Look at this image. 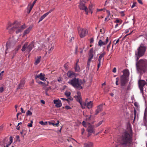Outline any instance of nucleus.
Returning <instances> with one entry per match:
<instances>
[{"label": "nucleus", "instance_id": "5", "mask_svg": "<svg viewBox=\"0 0 147 147\" xmlns=\"http://www.w3.org/2000/svg\"><path fill=\"white\" fill-rule=\"evenodd\" d=\"M146 47L144 46L143 45H141L140 47L138 49V52L137 53H136V55H137L138 57L137 59V61L139 59V58L143 56L146 51Z\"/></svg>", "mask_w": 147, "mask_h": 147}, {"label": "nucleus", "instance_id": "55", "mask_svg": "<svg viewBox=\"0 0 147 147\" xmlns=\"http://www.w3.org/2000/svg\"><path fill=\"white\" fill-rule=\"evenodd\" d=\"M38 83L42 85V86H44V85L45 84L44 83L41 81H40L39 82H38Z\"/></svg>", "mask_w": 147, "mask_h": 147}, {"label": "nucleus", "instance_id": "41", "mask_svg": "<svg viewBox=\"0 0 147 147\" xmlns=\"http://www.w3.org/2000/svg\"><path fill=\"white\" fill-rule=\"evenodd\" d=\"M26 131L24 130H22V131L20 132L21 134L23 136H24L26 134Z\"/></svg>", "mask_w": 147, "mask_h": 147}, {"label": "nucleus", "instance_id": "32", "mask_svg": "<svg viewBox=\"0 0 147 147\" xmlns=\"http://www.w3.org/2000/svg\"><path fill=\"white\" fill-rule=\"evenodd\" d=\"M78 61L77 62L75 67V69L76 71L79 72L80 71V68L78 64Z\"/></svg>", "mask_w": 147, "mask_h": 147}, {"label": "nucleus", "instance_id": "15", "mask_svg": "<svg viewBox=\"0 0 147 147\" xmlns=\"http://www.w3.org/2000/svg\"><path fill=\"white\" fill-rule=\"evenodd\" d=\"M132 135V130L130 127V124L129 123V147H134V146L133 144V143H131Z\"/></svg>", "mask_w": 147, "mask_h": 147}, {"label": "nucleus", "instance_id": "28", "mask_svg": "<svg viewBox=\"0 0 147 147\" xmlns=\"http://www.w3.org/2000/svg\"><path fill=\"white\" fill-rule=\"evenodd\" d=\"M55 39V36L54 35H51L49 38L48 40L49 42H53L54 41Z\"/></svg>", "mask_w": 147, "mask_h": 147}, {"label": "nucleus", "instance_id": "37", "mask_svg": "<svg viewBox=\"0 0 147 147\" xmlns=\"http://www.w3.org/2000/svg\"><path fill=\"white\" fill-rule=\"evenodd\" d=\"M147 117V108H146L144 113V119H147L146 117Z\"/></svg>", "mask_w": 147, "mask_h": 147}, {"label": "nucleus", "instance_id": "24", "mask_svg": "<svg viewBox=\"0 0 147 147\" xmlns=\"http://www.w3.org/2000/svg\"><path fill=\"white\" fill-rule=\"evenodd\" d=\"M67 75V76L69 78H72L76 76L75 73L71 71H69Z\"/></svg>", "mask_w": 147, "mask_h": 147}, {"label": "nucleus", "instance_id": "1", "mask_svg": "<svg viewBox=\"0 0 147 147\" xmlns=\"http://www.w3.org/2000/svg\"><path fill=\"white\" fill-rule=\"evenodd\" d=\"M84 83V80H79L78 78H76L70 80L68 82V84L73 87L79 89L82 88V85Z\"/></svg>", "mask_w": 147, "mask_h": 147}, {"label": "nucleus", "instance_id": "3", "mask_svg": "<svg viewBox=\"0 0 147 147\" xmlns=\"http://www.w3.org/2000/svg\"><path fill=\"white\" fill-rule=\"evenodd\" d=\"M123 74L120 76V81L121 85L122 86L125 85L128 82L129 71L127 69H125L123 71Z\"/></svg>", "mask_w": 147, "mask_h": 147}, {"label": "nucleus", "instance_id": "39", "mask_svg": "<svg viewBox=\"0 0 147 147\" xmlns=\"http://www.w3.org/2000/svg\"><path fill=\"white\" fill-rule=\"evenodd\" d=\"M21 46L19 45L18 47H17L13 51L15 53H16L18 50L20 48Z\"/></svg>", "mask_w": 147, "mask_h": 147}, {"label": "nucleus", "instance_id": "8", "mask_svg": "<svg viewBox=\"0 0 147 147\" xmlns=\"http://www.w3.org/2000/svg\"><path fill=\"white\" fill-rule=\"evenodd\" d=\"M93 103L92 101H88L87 100H86L84 103L81 104V107L82 109H84L86 107L88 109H90L93 107Z\"/></svg>", "mask_w": 147, "mask_h": 147}, {"label": "nucleus", "instance_id": "10", "mask_svg": "<svg viewBox=\"0 0 147 147\" xmlns=\"http://www.w3.org/2000/svg\"><path fill=\"white\" fill-rule=\"evenodd\" d=\"M95 53V51H93V48H91L90 50L88 53L89 59L87 62V65L88 67H89L90 65V63L92 59L93 58L94 56V55Z\"/></svg>", "mask_w": 147, "mask_h": 147}, {"label": "nucleus", "instance_id": "9", "mask_svg": "<svg viewBox=\"0 0 147 147\" xmlns=\"http://www.w3.org/2000/svg\"><path fill=\"white\" fill-rule=\"evenodd\" d=\"M138 83L140 92L142 94H143V87L146 84V83L145 81L142 80L140 79L138 81Z\"/></svg>", "mask_w": 147, "mask_h": 147}, {"label": "nucleus", "instance_id": "2", "mask_svg": "<svg viewBox=\"0 0 147 147\" xmlns=\"http://www.w3.org/2000/svg\"><path fill=\"white\" fill-rule=\"evenodd\" d=\"M146 62L142 60H140L139 61L136 63V66L137 69L140 75L144 72L146 69Z\"/></svg>", "mask_w": 147, "mask_h": 147}, {"label": "nucleus", "instance_id": "19", "mask_svg": "<svg viewBox=\"0 0 147 147\" xmlns=\"http://www.w3.org/2000/svg\"><path fill=\"white\" fill-rule=\"evenodd\" d=\"M32 27L33 26H30L27 28L23 32V36H25L28 34L32 30Z\"/></svg>", "mask_w": 147, "mask_h": 147}, {"label": "nucleus", "instance_id": "23", "mask_svg": "<svg viewBox=\"0 0 147 147\" xmlns=\"http://www.w3.org/2000/svg\"><path fill=\"white\" fill-rule=\"evenodd\" d=\"M109 41V39L108 37L106 38V40L105 42H103L101 40H100L98 42V45L101 47L103 45H106Z\"/></svg>", "mask_w": 147, "mask_h": 147}, {"label": "nucleus", "instance_id": "63", "mask_svg": "<svg viewBox=\"0 0 147 147\" xmlns=\"http://www.w3.org/2000/svg\"><path fill=\"white\" fill-rule=\"evenodd\" d=\"M28 126L29 127H32V124L31 123H29L28 125Z\"/></svg>", "mask_w": 147, "mask_h": 147}, {"label": "nucleus", "instance_id": "34", "mask_svg": "<svg viewBox=\"0 0 147 147\" xmlns=\"http://www.w3.org/2000/svg\"><path fill=\"white\" fill-rule=\"evenodd\" d=\"M106 53L105 52H103L102 54L100 55L98 59L99 62H101V60L102 58L105 55Z\"/></svg>", "mask_w": 147, "mask_h": 147}, {"label": "nucleus", "instance_id": "25", "mask_svg": "<svg viewBox=\"0 0 147 147\" xmlns=\"http://www.w3.org/2000/svg\"><path fill=\"white\" fill-rule=\"evenodd\" d=\"M52 11V10H50L49 12L43 14L42 16L39 19V21L38 23L39 22H40L42 21L49 14L51 13Z\"/></svg>", "mask_w": 147, "mask_h": 147}, {"label": "nucleus", "instance_id": "40", "mask_svg": "<svg viewBox=\"0 0 147 147\" xmlns=\"http://www.w3.org/2000/svg\"><path fill=\"white\" fill-rule=\"evenodd\" d=\"M86 14H88V12H90L92 14V11L91 10H84Z\"/></svg>", "mask_w": 147, "mask_h": 147}, {"label": "nucleus", "instance_id": "52", "mask_svg": "<svg viewBox=\"0 0 147 147\" xmlns=\"http://www.w3.org/2000/svg\"><path fill=\"white\" fill-rule=\"evenodd\" d=\"M118 81L119 79L117 78L116 79V84L117 85H118L119 84L118 83Z\"/></svg>", "mask_w": 147, "mask_h": 147}, {"label": "nucleus", "instance_id": "60", "mask_svg": "<svg viewBox=\"0 0 147 147\" xmlns=\"http://www.w3.org/2000/svg\"><path fill=\"white\" fill-rule=\"evenodd\" d=\"M134 105L136 107H138V104L137 102H135L134 103Z\"/></svg>", "mask_w": 147, "mask_h": 147}, {"label": "nucleus", "instance_id": "49", "mask_svg": "<svg viewBox=\"0 0 147 147\" xmlns=\"http://www.w3.org/2000/svg\"><path fill=\"white\" fill-rule=\"evenodd\" d=\"M9 140H10V142H9V145H10L12 142L13 141V138H12L11 136L9 137Z\"/></svg>", "mask_w": 147, "mask_h": 147}, {"label": "nucleus", "instance_id": "38", "mask_svg": "<svg viewBox=\"0 0 147 147\" xmlns=\"http://www.w3.org/2000/svg\"><path fill=\"white\" fill-rule=\"evenodd\" d=\"M119 39H118L117 40H115L114 41L112 46V49L113 48L114 45H116V44L119 42Z\"/></svg>", "mask_w": 147, "mask_h": 147}, {"label": "nucleus", "instance_id": "17", "mask_svg": "<svg viewBox=\"0 0 147 147\" xmlns=\"http://www.w3.org/2000/svg\"><path fill=\"white\" fill-rule=\"evenodd\" d=\"M84 2L85 0H80L79 6L80 9H87V7L85 5Z\"/></svg>", "mask_w": 147, "mask_h": 147}, {"label": "nucleus", "instance_id": "6", "mask_svg": "<svg viewBox=\"0 0 147 147\" xmlns=\"http://www.w3.org/2000/svg\"><path fill=\"white\" fill-rule=\"evenodd\" d=\"M129 142V133L125 131L123 134L120 141L121 144L123 145H126Z\"/></svg>", "mask_w": 147, "mask_h": 147}, {"label": "nucleus", "instance_id": "43", "mask_svg": "<svg viewBox=\"0 0 147 147\" xmlns=\"http://www.w3.org/2000/svg\"><path fill=\"white\" fill-rule=\"evenodd\" d=\"M70 94L71 93L69 92L66 91L65 92V94L67 97L69 96Z\"/></svg>", "mask_w": 147, "mask_h": 147}, {"label": "nucleus", "instance_id": "42", "mask_svg": "<svg viewBox=\"0 0 147 147\" xmlns=\"http://www.w3.org/2000/svg\"><path fill=\"white\" fill-rule=\"evenodd\" d=\"M27 116L31 115H32V112L29 110H28L26 113Z\"/></svg>", "mask_w": 147, "mask_h": 147}, {"label": "nucleus", "instance_id": "7", "mask_svg": "<svg viewBox=\"0 0 147 147\" xmlns=\"http://www.w3.org/2000/svg\"><path fill=\"white\" fill-rule=\"evenodd\" d=\"M16 26H17V24L16 22L11 23L7 26L6 28L8 30L10 34L13 33L14 31H16Z\"/></svg>", "mask_w": 147, "mask_h": 147}, {"label": "nucleus", "instance_id": "57", "mask_svg": "<svg viewBox=\"0 0 147 147\" xmlns=\"http://www.w3.org/2000/svg\"><path fill=\"white\" fill-rule=\"evenodd\" d=\"M81 134L82 135H83L85 131V130L84 128H82L81 129Z\"/></svg>", "mask_w": 147, "mask_h": 147}, {"label": "nucleus", "instance_id": "27", "mask_svg": "<svg viewBox=\"0 0 147 147\" xmlns=\"http://www.w3.org/2000/svg\"><path fill=\"white\" fill-rule=\"evenodd\" d=\"M53 49L54 46L52 44H51L50 46H49L48 47V49L49 50L48 53H51L53 51Z\"/></svg>", "mask_w": 147, "mask_h": 147}, {"label": "nucleus", "instance_id": "33", "mask_svg": "<svg viewBox=\"0 0 147 147\" xmlns=\"http://www.w3.org/2000/svg\"><path fill=\"white\" fill-rule=\"evenodd\" d=\"M136 111L135 109H134V114L131 115L130 116V117L132 118V119L133 118H134V121H133V122H134L135 119L136 118Z\"/></svg>", "mask_w": 147, "mask_h": 147}, {"label": "nucleus", "instance_id": "29", "mask_svg": "<svg viewBox=\"0 0 147 147\" xmlns=\"http://www.w3.org/2000/svg\"><path fill=\"white\" fill-rule=\"evenodd\" d=\"M93 144L91 142H88L84 144V147H92Z\"/></svg>", "mask_w": 147, "mask_h": 147}, {"label": "nucleus", "instance_id": "20", "mask_svg": "<svg viewBox=\"0 0 147 147\" xmlns=\"http://www.w3.org/2000/svg\"><path fill=\"white\" fill-rule=\"evenodd\" d=\"M67 37L69 41H71L74 39L73 34L71 32H68L66 33Z\"/></svg>", "mask_w": 147, "mask_h": 147}, {"label": "nucleus", "instance_id": "51", "mask_svg": "<svg viewBox=\"0 0 147 147\" xmlns=\"http://www.w3.org/2000/svg\"><path fill=\"white\" fill-rule=\"evenodd\" d=\"M115 22L116 23H120V24L121 23V21L119 19H117Z\"/></svg>", "mask_w": 147, "mask_h": 147}, {"label": "nucleus", "instance_id": "26", "mask_svg": "<svg viewBox=\"0 0 147 147\" xmlns=\"http://www.w3.org/2000/svg\"><path fill=\"white\" fill-rule=\"evenodd\" d=\"M102 109V105H100L97 107V109L96 111L95 114L97 115L99 112L101 111Z\"/></svg>", "mask_w": 147, "mask_h": 147}, {"label": "nucleus", "instance_id": "18", "mask_svg": "<svg viewBox=\"0 0 147 147\" xmlns=\"http://www.w3.org/2000/svg\"><path fill=\"white\" fill-rule=\"evenodd\" d=\"M53 102L55 104V106L59 108L61 107L62 105L61 102L59 99L54 100Z\"/></svg>", "mask_w": 147, "mask_h": 147}, {"label": "nucleus", "instance_id": "36", "mask_svg": "<svg viewBox=\"0 0 147 147\" xmlns=\"http://www.w3.org/2000/svg\"><path fill=\"white\" fill-rule=\"evenodd\" d=\"M24 82H21L19 85L18 89H21L22 88V87L24 86Z\"/></svg>", "mask_w": 147, "mask_h": 147}, {"label": "nucleus", "instance_id": "13", "mask_svg": "<svg viewBox=\"0 0 147 147\" xmlns=\"http://www.w3.org/2000/svg\"><path fill=\"white\" fill-rule=\"evenodd\" d=\"M78 31L79 34L81 38L84 37L88 33L87 30L84 29L79 28L78 29Z\"/></svg>", "mask_w": 147, "mask_h": 147}, {"label": "nucleus", "instance_id": "4", "mask_svg": "<svg viewBox=\"0 0 147 147\" xmlns=\"http://www.w3.org/2000/svg\"><path fill=\"white\" fill-rule=\"evenodd\" d=\"M34 47V43L33 42H31L29 45L28 42H26L22 46L21 51L23 52L29 53Z\"/></svg>", "mask_w": 147, "mask_h": 147}, {"label": "nucleus", "instance_id": "31", "mask_svg": "<svg viewBox=\"0 0 147 147\" xmlns=\"http://www.w3.org/2000/svg\"><path fill=\"white\" fill-rule=\"evenodd\" d=\"M37 0H34V1H33V3L32 4H30L28 5V8L29 9H32L33 8V7L34 5V4L36 3V1Z\"/></svg>", "mask_w": 147, "mask_h": 147}, {"label": "nucleus", "instance_id": "44", "mask_svg": "<svg viewBox=\"0 0 147 147\" xmlns=\"http://www.w3.org/2000/svg\"><path fill=\"white\" fill-rule=\"evenodd\" d=\"M103 122V121H99L97 124H96L95 125V126L96 127H98L100 125H101Z\"/></svg>", "mask_w": 147, "mask_h": 147}, {"label": "nucleus", "instance_id": "21", "mask_svg": "<svg viewBox=\"0 0 147 147\" xmlns=\"http://www.w3.org/2000/svg\"><path fill=\"white\" fill-rule=\"evenodd\" d=\"M45 74L42 73H40L39 75H36L35 76V79L39 78L42 80H45Z\"/></svg>", "mask_w": 147, "mask_h": 147}, {"label": "nucleus", "instance_id": "58", "mask_svg": "<svg viewBox=\"0 0 147 147\" xmlns=\"http://www.w3.org/2000/svg\"><path fill=\"white\" fill-rule=\"evenodd\" d=\"M59 121H57V123L55 124V125L57 127H58V125H59Z\"/></svg>", "mask_w": 147, "mask_h": 147}, {"label": "nucleus", "instance_id": "47", "mask_svg": "<svg viewBox=\"0 0 147 147\" xmlns=\"http://www.w3.org/2000/svg\"><path fill=\"white\" fill-rule=\"evenodd\" d=\"M39 123L41 125H45L47 124V122H46L45 123H44L43 121H41L39 122Z\"/></svg>", "mask_w": 147, "mask_h": 147}, {"label": "nucleus", "instance_id": "46", "mask_svg": "<svg viewBox=\"0 0 147 147\" xmlns=\"http://www.w3.org/2000/svg\"><path fill=\"white\" fill-rule=\"evenodd\" d=\"M4 90V87L2 86L0 88V92L2 93L3 92Z\"/></svg>", "mask_w": 147, "mask_h": 147}, {"label": "nucleus", "instance_id": "14", "mask_svg": "<svg viewBox=\"0 0 147 147\" xmlns=\"http://www.w3.org/2000/svg\"><path fill=\"white\" fill-rule=\"evenodd\" d=\"M26 27V26L25 24H23L20 26H19L17 24V26H16L15 27L16 29V33L18 34L22 32Z\"/></svg>", "mask_w": 147, "mask_h": 147}, {"label": "nucleus", "instance_id": "48", "mask_svg": "<svg viewBox=\"0 0 147 147\" xmlns=\"http://www.w3.org/2000/svg\"><path fill=\"white\" fill-rule=\"evenodd\" d=\"M82 125L84 126V127H87V124L86 123V122L84 121H83L82 122Z\"/></svg>", "mask_w": 147, "mask_h": 147}, {"label": "nucleus", "instance_id": "50", "mask_svg": "<svg viewBox=\"0 0 147 147\" xmlns=\"http://www.w3.org/2000/svg\"><path fill=\"white\" fill-rule=\"evenodd\" d=\"M111 43V42L110 41L109 42V45L107 46V50L108 51H109V48L110 47V44Z\"/></svg>", "mask_w": 147, "mask_h": 147}, {"label": "nucleus", "instance_id": "59", "mask_svg": "<svg viewBox=\"0 0 147 147\" xmlns=\"http://www.w3.org/2000/svg\"><path fill=\"white\" fill-rule=\"evenodd\" d=\"M113 71L114 73H115L116 72V68L115 67H114L113 70Z\"/></svg>", "mask_w": 147, "mask_h": 147}, {"label": "nucleus", "instance_id": "45", "mask_svg": "<svg viewBox=\"0 0 147 147\" xmlns=\"http://www.w3.org/2000/svg\"><path fill=\"white\" fill-rule=\"evenodd\" d=\"M144 122L145 125L147 128V119H144Z\"/></svg>", "mask_w": 147, "mask_h": 147}, {"label": "nucleus", "instance_id": "61", "mask_svg": "<svg viewBox=\"0 0 147 147\" xmlns=\"http://www.w3.org/2000/svg\"><path fill=\"white\" fill-rule=\"evenodd\" d=\"M49 125H52L53 126H55V124H54V123H51V122H49Z\"/></svg>", "mask_w": 147, "mask_h": 147}, {"label": "nucleus", "instance_id": "62", "mask_svg": "<svg viewBox=\"0 0 147 147\" xmlns=\"http://www.w3.org/2000/svg\"><path fill=\"white\" fill-rule=\"evenodd\" d=\"M137 1L139 3L141 4H142V2L141 0H137Z\"/></svg>", "mask_w": 147, "mask_h": 147}, {"label": "nucleus", "instance_id": "56", "mask_svg": "<svg viewBox=\"0 0 147 147\" xmlns=\"http://www.w3.org/2000/svg\"><path fill=\"white\" fill-rule=\"evenodd\" d=\"M65 108L67 109H71V108L69 106H66Z\"/></svg>", "mask_w": 147, "mask_h": 147}, {"label": "nucleus", "instance_id": "22", "mask_svg": "<svg viewBox=\"0 0 147 147\" xmlns=\"http://www.w3.org/2000/svg\"><path fill=\"white\" fill-rule=\"evenodd\" d=\"M78 96H75V98L79 102L81 106V104H82L83 103L82 101V99L80 93V92H78Z\"/></svg>", "mask_w": 147, "mask_h": 147}, {"label": "nucleus", "instance_id": "54", "mask_svg": "<svg viewBox=\"0 0 147 147\" xmlns=\"http://www.w3.org/2000/svg\"><path fill=\"white\" fill-rule=\"evenodd\" d=\"M136 3H135V2L133 3V5L131 7V8H133L134 7H135L136 5Z\"/></svg>", "mask_w": 147, "mask_h": 147}, {"label": "nucleus", "instance_id": "35", "mask_svg": "<svg viewBox=\"0 0 147 147\" xmlns=\"http://www.w3.org/2000/svg\"><path fill=\"white\" fill-rule=\"evenodd\" d=\"M46 46L45 45L42 44V45L38 47V50H43L44 49H47V48H46Z\"/></svg>", "mask_w": 147, "mask_h": 147}, {"label": "nucleus", "instance_id": "30", "mask_svg": "<svg viewBox=\"0 0 147 147\" xmlns=\"http://www.w3.org/2000/svg\"><path fill=\"white\" fill-rule=\"evenodd\" d=\"M41 58V57L40 56L38 57L35 60L34 64L37 65L39 63L40 61Z\"/></svg>", "mask_w": 147, "mask_h": 147}, {"label": "nucleus", "instance_id": "12", "mask_svg": "<svg viewBox=\"0 0 147 147\" xmlns=\"http://www.w3.org/2000/svg\"><path fill=\"white\" fill-rule=\"evenodd\" d=\"M87 130L88 133V136H90L92 133H94L95 131L94 128V126L90 123H88L87 125Z\"/></svg>", "mask_w": 147, "mask_h": 147}, {"label": "nucleus", "instance_id": "16", "mask_svg": "<svg viewBox=\"0 0 147 147\" xmlns=\"http://www.w3.org/2000/svg\"><path fill=\"white\" fill-rule=\"evenodd\" d=\"M13 46L14 45L12 43L9 42H7L6 44V49L5 53H7L9 51L11 50L13 48Z\"/></svg>", "mask_w": 147, "mask_h": 147}, {"label": "nucleus", "instance_id": "64", "mask_svg": "<svg viewBox=\"0 0 147 147\" xmlns=\"http://www.w3.org/2000/svg\"><path fill=\"white\" fill-rule=\"evenodd\" d=\"M120 14H121V16H124V12L123 11H122V12H121Z\"/></svg>", "mask_w": 147, "mask_h": 147}, {"label": "nucleus", "instance_id": "53", "mask_svg": "<svg viewBox=\"0 0 147 147\" xmlns=\"http://www.w3.org/2000/svg\"><path fill=\"white\" fill-rule=\"evenodd\" d=\"M20 110H21V112L22 113H25V111H24V110H23V109L21 107V108H20Z\"/></svg>", "mask_w": 147, "mask_h": 147}, {"label": "nucleus", "instance_id": "11", "mask_svg": "<svg viewBox=\"0 0 147 147\" xmlns=\"http://www.w3.org/2000/svg\"><path fill=\"white\" fill-rule=\"evenodd\" d=\"M129 36L128 34L126 35L123 38V40H125V42L124 44V50L127 53L128 51V41L129 40Z\"/></svg>", "mask_w": 147, "mask_h": 147}]
</instances>
